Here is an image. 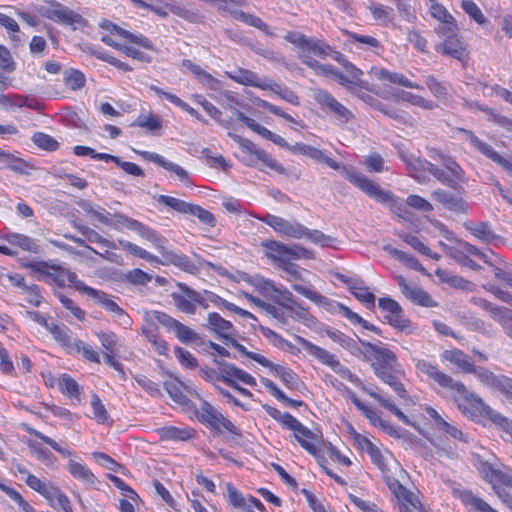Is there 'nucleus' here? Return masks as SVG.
I'll use <instances>...</instances> for the list:
<instances>
[{
	"instance_id": "39",
	"label": "nucleus",
	"mask_w": 512,
	"mask_h": 512,
	"mask_svg": "<svg viewBox=\"0 0 512 512\" xmlns=\"http://www.w3.org/2000/svg\"><path fill=\"white\" fill-rule=\"evenodd\" d=\"M149 89L151 91L155 92L156 95H158L159 97H165L169 102H171L175 106L179 107L180 109H182L183 111H185L186 113L191 115L192 117L196 118L198 121L202 122L203 124H207V120L205 118H203L194 108H192L188 103L183 101L178 96H176L172 93L166 92L163 89H161L155 85H150Z\"/></svg>"
},
{
	"instance_id": "63",
	"label": "nucleus",
	"mask_w": 512,
	"mask_h": 512,
	"mask_svg": "<svg viewBox=\"0 0 512 512\" xmlns=\"http://www.w3.org/2000/svg\"><path fill=\"white\" fill-rule=\"evenodd\" d=\"M250 285L253 286L261 294L269 298L271 297L273 292H277V286L274 284L273 281L259 275L254 276L253 280H251Z\"/></svg>"
},
{
	"instance_id": "15",
	"label": "nucleus",
	"mask_w": 512,
	"mask_h": 512,
	"mask_svg": "<svg viewBox=\"0 0 512 512\" xmlns=\"http://www.w3.org/2000/svg\"><path fill=\"white\" fill-rule=\"evenodd\" d=\"M360 344L364 347V353L367 355H371L373 358L372 361V369L374 373L377 372V369H392V366H399L397 361V356L390 349L372 344L368 341H363L358 338Z\"/></svg>"
},
{
	"instance_id": "50",
	"label": "nucleus",
	"mask_w": 512,
	"mask_h": 512,
	"mask_svg": "<svg viewBox=\"0 0 512 512\" xmlns=\"http://www.w3.org/2000/svg\"><path fill=\"white\" fill-rule=\"evenodd\" d=\"M58 387L61 393L67 397L79 399L81 387L69 374L63 373L58 381Z\"/></svg>"
},
{
	"instance_id": "58",
	"label": "nucleus",
	"mask_w": 512,
	"mask_h": 512,
	"mask_svg": "<svg viewBox=\"0 0 512 512\" xmlns=\"http://www.w3.org/2000/svg\"><path fill=\"white\" fill-rule=\"evenodd\" d=\"M64 84L71 90H79L85 86L86 78L85 75L76 69H70L65 72Z\"/></svg>"
},
{
	"instance_id": "4",
	"label": "nucleus",
	"mask_w": 512,
	"mask_h": 512,
	"mask_svg": "<svg viewBox=\"0 0 512 512\" xmlns=\"http://www.w3.org/2000/svg\"><path fill=\"white\" fill-rule=\"evenodd\" d=\"M284 39L298 48V58L303 64L318 73L333 78L337 69L330 64L320 63L310 55V53H312L324 59L333 52V48L330 45L318 38L307 37L306 35L295 31H288L285 34Z\"/></svg>"
},
{
	"instance_id": "57",
	"label": "nucleus",
	"mask_w": 512,
	"mask_h": 512,
	"mask_svg": "<svg viewBox=\"0 0 512 512\" xmlns=\"http://www.w3.org/2000/svg\"><path fill=\"white\" fill-rule=\"evenodd\" d=\"M307 156L319 163L326 164L331 169L340 170L341 173L342 168L347 167L346 165H340L337 161L327 156L322 150L313 146H310L308 149Z\"/></svg>"
},
{
	"instance_id": "19",
	"label": "nucleus",
	"mask_w": 512,
	"mask_h": 512,
	"mask_svg": "<svg viewBox=\"0 0 512 512\" xmlns=\"http://www.w3.org/2000/svg\"><path fill=\"white\" fill-rule=\"evenodd\" d=\"M384 480L390 491L397 498L401 512H413V510L420 507L421 504L416 496L406 489L396 478L385 475Z\"/></svg>"
},
{
	"instance_id": "47",
	"label": "nucleus",
	"mask_w": 512,
	"mask_h": 512,
	"mask_svg": "<svg viewBox=\"0 0 512 512\" xmlns=\"http://www.w3.org/2000/svg\"><path fill=\"white\" fill-rule=\"evenodd\" d=\"M373 19L382 26H388L394 19L393 9L380 3H371L368 6Z\"/></svg>"
},
{
	"instance_id": "1",
	"label": "nucleus",
	"mask_w": 512,
	"mask_h": 512,
	"mask_svg": "<svg viewBox=\"0 0 512 512\" xmlns=\"http://www.w3.org/2000/svg\"><path fill=\"white\" fill-rule=\"evenodd\" d=\"M418 368L439 386L454 392L453 400L464 416L472 420L485 418L500 426L512 424L506 417L486 404L480 396L470 392L462 382L455 381L451 376L440 371L436 365L422 361L418 363Z\"/></svg>"
},
{
	"instance_id": "20",
	"label": "nucleus",
	"mask_w": 512,
	"mask_h": 512,
	"mask_svg": "<svg viewBox=\"0 0 512 512\" xmlns=\"http://www.w3.org/2000/svg\"><path fill=\"white\" fill-rule=\"evenodd\" d=\"M177 287L178 290L171 293L175 307L183 313L195 314L198 291L180 282L177 283Z\"/></svg>"
},
{
	"instance_id": "27",
	"label": "nucleus",
	"mask_w": 512,
	"mask_h": 512,
	"mask_svg": "<svg viewBox=\"0 0 512 512\" xmlns=\"http://www.w3.org/2000/svg\"><path fill=\"white\" fill-rule=\"evenodd\" d=\"M498 322L504 332L512 339V310L506 307L497 306L491 302L484 301L482 306Z\"/></svg>"
},
{
	"instance_id": "31",
	"label": "nucleus",
	"mask_w": 512,
	"mask_h": 512,
	"mask_svg": "<svg viewBox=\"0 0 512 512\" xmlns=\"http://www.w3.org/2000/svg\"><path fill=\"white\" fill-rule=\"evenodd\" d=\"M436 52L463 61L466 56V50L461 39L456 35L444 39L442 43L435 46Z\"/></svg>"
},
{
	"instance_id": "14",
	"label": "nucleus",
	"mask_w": 512,
	"mask_h": 512,
	"mask_svg": "<svg viewBox=\"0 0 512 512\" xmlns=\"http://www.w3.org/2000/svg\"><path fill=\"white\" fill-rule=\"evenodd\" d=\"M314 99L323 111L332 114L339 123L346 124L353 118L352 112L326 90L317 89Z\"/></svg>"
},
{
	"instance_id": "16",
	"label": "nucleus",
	"mask_w": 512,
	"mask_h": 512,
	"mask_svg": "<svg viewBox=\"0 0 512 512\" xmlns=\"http://www.w3.org/2000/svg\"><path fill=\"white\" fill-rule=\"evenodd\" d=\"M335 278L345 284L351 294L361 302L366 308L373 309L375 307V295L369 291L365 282L359 277H349L342 273H335Z\"/></svg>"
},
{
	"instance_id": "61",
	"label": "nucleus",
	"mask_w": 512,
	"mask_h": 512,
	"mask_svg": "<svg viewBox=\"0 0 512 512\" xmlns=\"http://www.w3.org/2000/svg\"><path fill=\"white\" fill-rule=\"evenodd\" d=\"M0 489L5 492L9 498L17 503L18 507L24 512H35V509L23 498V496L14 488L0 482Z\"/></svg>"
},
{
	"instance_id": "60",
	"label": "nucleus",
	"mask_w": 512,
	"mask_h": 512,
	"mask_svg": "<svg viewBox=\"0 0 512 512\" xmlns=\"http://www.w3.org/2000/svg\"><path fill=\"white\" fill-rule=\"evenodd\" d=\"M91 407L93 411V418L99 424H106L110 420L109 413L107 412L104 404L97 394L91 396Z\"/></svg>"
},
{
	"instance_id": "64",
	"label": "nucleus",
	"mask_w": 512,
	"mask_h": 512,
	"mask_svg": "<svg viewBox=\"0 0 512 512\" xmlns=\"http://www.w3.org/2000/svg\"><path fill=\"white\" fill-rule=\"evenodd\" d=\"M219 414L221 413L210 403L203 402L200 408L199 419L201 422L211 427L219 420Z\"/></svg>"
},
{
	"instance_id": "23",
	"label": "nucleus",
	"mask_w": 512,
	"mask_h": 512,
	"mask_svg": "<svg viewBox=\"0 0 512 512\" xmlns=\"http://www.w3.org/2000/svg\"><path fill=\"white\" fill-rule=\"evenodd\" d=\"M398 285L401 288L402 293L408 297L414 304L423 307H435L437 303L433 300L428 292L417 286H409L406 280L402 277H398Z\"/></svg>"
},
{
	"instance_id": "36",
	"label": "nucleus",
	"mask_w": 512,
	"mask_h": 512,
	"mask_svg": "<svg viewBox=\"0 0 512 512\" xmlns=\"http://www.w3.org/2000/svg\"><path fill=\"white\" fill-rule=\"evenodd\" d=\"M432 196L451 211L462 213L467 211L468 204L461 197H457L450 192L437 189L433 191Z\"/></svg>"
},
{
	"instance_id": "49",
	"label": "nucleus",
	"mask_w": 512,
	"mask_h": 512,
	"mask_svg": "<svg viewBox=\"0 0 512 512\" xmlns=\"http://www.w3.org/2000/svg\"><path fill=\"white\" fill-rule=\"evenodd\" d=\"M264 387L269 391V393L274 396L278 401L285 402L290 407H301L304 405L302 400H295L287 397L285 393L278 388V386L268 378H262L261 380Z\"/></svg>"
},
{
	"instance_id": "18",
	"label": "nucleus",
	"mask_w": 512,
	"mask_h": 512,
	"mask_svg": "<svg viewBox=\"0 0 512 512\" xmlns=\"http://www.w3.org/2000/svg\"><path fill=\"white\" fill-rule=\"evenodd\" d=\"M219 371V379L226 384H232L240 381L243 384L255 387L257 385L256 379L248 372L238 368L235 364L229 363L224 360H214Z\"/></svg>"
},
{
	"instance_id": "35",
	"label": "nucleus",
	"mask_w": 512,
	"mask_h": 512,
	"mask_svg": "<svg viewBox=\"0 0 512 512\" xmlns=\"http://www.w3.org/2000/svg\"><path fill=\"white\" fill-rule=\"evenodd\" d=\"M269 368L276 377L280 378L282 383L291 390H300L304 386L299 376L290 368L284 367L272 362L271 366H265Z\"/></svg>"
},
{
	"instance_id": "13",
	"label": "nucleus",
	"mask_w": 512,
	"mask_h": 512,
	"mask_svg": "<svg viewBox=\"0 0 512 512\" xmlns=\"http://www.w3.org/2000/svg\"><path fill=\"white\" fill-rule=\"evenodd\" d=\"M42 16L64 26H70L74 30L86 25L82 15L56 1L43 11Z\"/></svg>"
},
{
	"instance_id": "12",
	"label": "nucleus",
	"mask_w": 512,
	"mask_h": 512,
	"mask_svg": "<svg viewBox=\"0 0 512 512\" xmlns=\"http://www.w3.org/2000/svg\"><path fill=\"white\" fill-rule=\"evenodd\" d=\"M378 307L385 312L384 319L395 329L412 333L414 328L411 321L404 316L400 304L390 297L378 299Z\"/></svg>"
},
{
	"instance_id": "59",
	"label": "nucleus",
	"mask_w": 512,
	"mask_h": 512,
	"mask_svg": "<svg viewBox=\"0 0 512 512\" xmlns=\"http://www.w3.org/2000/svg\"><path fill=\"white\" fill-rule=\"evenodd\" d=\"M226 344L233 346L234 348H236L239 351V353H241L242 355H244V356L254 360L255 362H257L260 365H262L263 367L264 366H271L272 365V361L268 360L267 358H265L261 354L248 351L247 348L244 345L240 344L239 342H237L233 338H229L226 341Z\"/></svg>"
},
{
	"instance_id": "29",
	"label": "nucleus",
	"mask_w": 512,
	"mask_h": 512,
	"mask_svg": "<svg viewBox=\"0 0 512 512\" xmlns=\"http://www.w3.org/2000/svg\"><path fill=\"white\" fill-rule=\"evenodd\" d=\"M398 373H400V365L392 366V369H377V372L374 373L383 383L389 385L394 392L402 399L408 398V393L398 378Z\"/></svg>"
},
{
	"instance_id": "45",
	"label": "nucleus",
	"mask_w": 512,
	"mask_h": 512,
	"mask_svg": "<svg viewBox=\"0 0 512 512\" xmlns=\"http://www.w3.org/2000/svg\"><path fill=\"white\" fill-rule=\"evenodd\" d=\"M326 335L333 342L338 343L341 347L348 350L351 354L358 355L361 353V349L359 348L357 341L344 334L343 332L334 328H330L326 330Z\"/></svg>"
},
{
	"instance_id": "32",
	"label": "nucleus",
	"mask_w": 512,
	"mask_h": 512,
	"mask_svg": "<svg viewBox=\"0 0 512 512\" xmlns=\"http://www.w3.org/2000/svg\"><path fill=\"white\" fill-rule=\"evenodd\" d=\"M474 465L486 481L490 483L498 481L506 486L512 484V478L509 475L500 470L494 469L490 463L480 457H477Z\"/></svg>"
},
{
	"instance_id": "7",
	"label": "nucleus",
	"mask_w": 512,
	"mask_h": 512,
	"mask_svg": "<svg viewBox=\"0 0 512 512\" xmlns=\"http://www.w3.org/2000/svg\"><path fill=\"white\" fill-rule=\"evenodd\" d=\"M429 156L435 161H440L445 170L432 163L428 172L442 184L454 190L459 189L460 183L465 182V172L456 160L438 150H432Z\"/></svg>"
},
{
	"instance_id": "42",
	"label": "nucleus",
	"mask_w": 512,
	"mask_h": 512,
	"mask_svg": "<svg viewBox=\"0 0 512 512\" xmlns=\"http://www.w3.org/2000/svg\"><path fill=\"white\" fill-rule=\"evenodd\" d=\"M132 126L143 128L154 135H160L163 128V119L152 112L140 114L132 123Z\"/></svg>"
},
{
	"instance_id": "38",
	"label": "nucleus",
	"mask_w": 512,
	"mask_h": 512,
	"mask_svg": "<svg viewBox=\"0 0 512 512\" xmlns=\"http://www.w3.org/2000/svg\"><path fill=\"white\" fill-rule=\"evenodd\" d=\"M46 330L52 334L55 341L65 348L68 353L72 352L77 339L72 337L71 330L66 325L51 322Z\"/></svg>"
},
{
	"instance_id": "30",
	"label": "nucleus",
	"mask_w": 512,
	"mask_h": 512,
	"mask_svg": "<svg viewBox=\"0 0 512 512\" xmlns=\"http://www.w3.org/2000/svg\"><path fill=\"white\" fill-rule=\"evenodd\" d=\"M167 240L163 237L162 247H155L159 253L165 258V260L183 271L193 273L197 270V266L184 254H178L174 251L166 249Z\"/></svg>"
},
{
	"instance_id": "26",
	"label": "nucleus",
	"mask_w": 512,
	"mask_h": 512,
	"mask_svg": "<svg viewBox=\"0 0 512 512\" xmlns=\"http://www.w3.org/2000/svg\"><path fill=\"white\" fill-rule=\"evenodd\" d=\"M226 75L233 81L245 86L256 87L262 90H266V87H269L267 85L268 78H261L255 72L248 69L237 68L234 71H227Z\"/></svg>"
},
{
	"instance_id": "41",
	"label": "nucleus",
	"mask_w": 512,
	"mask_h": 512,
	"mask_svg": "<svg viewBox=\"0 0 512 512\" xmlns=\"http://www.w3.org/2000/svg\"><path fill=\"white\" fill-rule=\"evenodd\" d=\"M237 8L238 7L227 8V11L231 13L237 20L259 29L267 36H274V33L270 30L269 26L260 17L238 11Z\"/></svg>"
},
{
	"instance_id": "46",
	"label": "nucleus",
	"mask_w": 512,
	"mask_h": 512,
	"mask_svg": "<svg viewBox=\"0 0 512 512\" xmlns=\"http://www.w3.org/2000/svg\"><path fill=\"white\" fill-rule=\"evenodd\" d=\"M27 168L28 165L23 159L0 150V169H10L17 173H25Z\"/></svg>"
},
{
	"instance_id": "34",
	"label": "nucleus",
	"mask_w": 512,
	"mask_h": 512,
	"mask_svg": "<svg viewBox=\"0 0 512 512\" xmlns=\"http://www.w3.org/2000/svg\"><path fill=\"white\" fill-rule=\"evenodd\" d=\"M464 228L469 231L475 238L486 244H491L493 241L500 239V236L495 234L491 225L488 222H472L467 221L463 224Z\"/></svg>"
},
{
	"instance_id": "62",
	"label": "nucleus",
	"mask_w": 512,
	"mask_h": 512,
	"mask_svg": "<svg viewBox=\"0 0 512 512\" xmlns=\"http://www.w3.org/2000/svg\"><path fill=\"white\" fill-rule=\"evenodd\" d=\"M33 143L46 151H56L59 148V143L57 140H55L52 136L37 132L32 136Z\"/></svg>"
},
{
	"instance_id": "9",
	"label": "nucleus",
	"mask_w": 512,
	"mask_h": 512,
	"mask_svg": "<svg viewBox=\"0 0 512 512\" xmlns=\"http://www.w3.org/2000/svg\"><path fill=\"white\" fill-rule=\"evenodd\" d=\"M112 224H108L116 230L126 228L128 230L136 232L141 238L149 241L154 247H162L163 236L156 230L148 227L142 222L133 219L123 213L117 212L112 214Z\"/></svg>"
},
{
	"instance_id": "28",
	"label": "nucleus",
	"mask_w": 512,
	"mask_h": 512,
	"mask_svg": "<svg viewBox=\"0 0 512 512\" xmlns=\"http://www.w3.org/2000/svg\"><path fill=\"white\" fill-rule=\"evenodd\" d=\"M25 483L32 490L38 492L41 496H43L53 508H56L55 499L61 492V490L57 486L53 485L49 481H43L38 477L31 476H29V478L25 480Z\"/></svg>"
},
{
	"instance_id": "25",
	"label": "nucleus",
	"mask_w": 512,
	"mask_h": 512,
	"mask_svg": "<svg viewBox=\"0 0 512 512\" xmlns=\"http://www.w3.org/2000/svg\"><path fill=\"white\" fill-rule=\"evenodd\" d=\"M50 268L53 269L54 272H44V276L50 278L59 287H64L66 281L71 283L79 292H82V288L87 287L83 281L78 279V276L75 272L57 265H51Z\"/></svg>"
},
{
	"instance_id": "33",
	"label": "nucleus",
	"mask_w": 512,
	"mask_h": 512,
	"mask_svg": "<svg viewBox=\"0 0 512 512\" xmlns=\"http://www.w3.org/2000/svg\"><path fill=\"white\" fill-rule=\"evenodd\" d=\"M261 245L264 248L266 257L277 263L279 268L289 262L287 244L276 240H265Z\"/></svg>"
},
{
	"instance_id": "56",
	"label": "nucleus",
	"mask_w": 512,
	"mask_h": 512,
	"mask_svg": "<svg viewBox=\"0 0 512 512\" xmlns=\"http://www.w3.org/2000/svg\"><path fill=\"white\" fill-rule=\"evenodd\" d=\"M266 90H271L277 94L281 99L293 104L299 105V97L288 87H282L280 84L268 79Z\"/></svg>"
},
{
	"instance_id": "5",
	"label": "nucleus",
	"mask_w": 512,
	"mask_h": 512,
	"mask_svg": "<svg viewBox=\"0 0 512 512\" xmlns=\"http://www.w3.org/2000/svg\"><path fill=\"white\" fill-rule=\"evenodd\" d=\"M257 219L271 227L277 233L286 237L294 239L306 238L310 242L321 247H331L335 242L333 237L324 234L320 230L309 229L299 222H290L276 215L267 213L263 216H258Z\"/></svg>"
},
{
	"instance_id": "37",
	"label": "nucleus",
	"mask_w": 512,
	"mask_h": 512,
	"mask_svg": "<svg viewBox=\"0 0 512 512\" xmlns=\"http://www.w3.org/2000/svg\"><path fill=\"white\" fill-rule=\"evenodd\" d=\"M375 77L382 82H389L392 84L400 85L406 88L423 90V86L418 85L412 81H410L405 75L397 72H392L387 69L381 68L377 69L375 72Z\"/></svg>"
},
{
	"instance_id": "43",
	"label": "nucleus",
	"mask_w": 512,
	"mask_h": 512,
	"mask_svg": "<svg viewBox=\"0 0 512 512\" xmlns=\"http://www.w3.org/2000/svg\"><path fill=\"white\" fill-rule=\"evenodd\" d=\"M5 240L14 246L20 247L24 251H28L34 254L40 252V246L37 241L27 235L10 232L5 235Z\"/></svg>"
},
{
	"instance_id": "21",
	"label": "nucleus",
	"mask_w": 512,
	"mask_h": 512,
	"mask_svg": "<svg viewBox=\"0 0 512 512\" xmlns=\"http://www.w3.org/2000/svg\"><path fill=\"white\" fill-rule=\"evenodd\" d=\"M132 150H133V152H135L136 154L141 156L143 159H145L149 162H152V163L164 168L165 170L171 172L185 185H189V183H190L189 182V174L180 165L165 159L162 155L155 153V152L137 150L134 148Z\"/></svg>"
},
{
	"instance_id": "24",
	"label": "nucleus",
	"mask_w": 512,
	"mask_h": 512,
	"mask_svg": "<svg viewBox=\"0 0 512 512\" xmlns=\"http://www.w3.org/2000/svg\"><path fill=\"white\" fill-rule=\"evenodd\" d=\"M181 67L189 71L204 88L215 91L219 89V80L190 59H183Z\"/></svg>"
},
{
	"instance_id": "22",
	"label": "nucleus",
	"mask_w": 512,
	"mask_h": 512,
	"mask_svg": "<svg viewBox=\"0 0 512 512\" xmlns=\"http://www.w3.org/2000/svg\"><path fill=\"white\" fill-rule=\"evenodd\" d=\"M456 131L462 133L470 144L482 155L498 164L501 168H509L506 157L501 156L492 146L478 138L471 130L456 128Z\"/></svg>"
},
{
	"instance_id": "8",
	"label": "nucleus",
	"mask_w": 512,
	"mask_h": 512,
	"mask_svg": "<svg viewBox=\"0 0 512 512\" xmlns=\"http://www.w3.org/2000/svg\"><path fill=\"white\" fill-rule=\"evenodd\" d=\"M292 289L318 305L327 308H336L337 311L341 313L346 319H348L352 324L361 325L366 330L372 331L378 335L381 334L379 327L369 323L344 304L332 301L329 298L317 293L316 291H313L312 289L300 284H293Z\"/></svg>"
},
{
	"instance_id": "40",
	"label": "nucleus",
	"mask_w": 512,
	"mask_h": 512,
	"mask_svg": "<svg viewBox=\"0 0 512 512\" xmlns=\"http://www.w3.org/2000/svg\"><path fill=\"white\" fill-rule=\"evenodd\" d=\"M67 470L73 478L83 482L87 486H94L97 482L96 476L81 462L70 459L67 464Z\"/></svg>"
},
{
	"instance_id": "11",
	"label": "nucleus",
	"mask_w": 512,
	"mask_h": 512,
	"mask_svg": "<svg viewBox=\"0 0 512 512\" xmlns=\"http://www.w3.org/2000/svg\"><path fill=\"white\" fill-rule=\"evenodd\" d=\"M157 201L160 204L168 206L177 212L196 216L204 224L210 226L215 225L216 220L214 215L199 205L190 204L181 199L167 195H159L157 197Z\"/></svg>"
},
{
	"instance_id": "17",
	"label": "nucleus",
	"mask_w": 512,
	"mask_h": 512,
	"mask_svg": "<svg viewBox=\"0 0 512 512\" xmlns=\"http://www.w3.org/2000/svg\"><path fill=\"white\" fill-rule=\"evenodd\" d=\"M293 427L288 430L293 432V437L300 446L314 457H318L320 452L319 445L321 443V435L313 432L303 425L298 419L293 423Z\"/></svg>"
},
{
	"instance_id": "44",
	"label": "nucleus",
	"mask_w": 512,
	"mask_h": 512,
	"mask_svg": "<svg viewBox=\"0 0 512 512\" xmlns=\"http://www.w3.org/2000/svg\"><path fill=\"white\" fill-rule=\"evenodd\" d=\"M208 328L224 338L226 341L233 331V325L230 321L222 318L218 313L212 312L208 314Z\"/></svg>"
},
{
	"instance_id": "51",
	"label": "nucleus",
	"mask_w": 512,
	"mask_h": 512,
	"mask_svg": "<svg viewBox=\"0 0 512 512\" xmlns=\"http://www.w3.org/2000/svg\"><path fill=\"white\" fill-rule=\"evenodd\" d=\"M399 237L411 246L414 250L434 260H439V254L433 252L427 245H425L417 236L407 233H402Z\"/></svg>"
},
{
	"instance_id": "54",
	"label": "nucleus",
	"mask_w": 512,
	"mask_h": 512,
	"mask_svg": "<svg viewBox=\"0 0 512 512\" xmlns=\"http://www.w3.org/2000/svg\"><path fill=\"white\" fill-rule=\"evenodd\" d=\"M263 408L267 412V414L274 420H276L278 423H280L284 429L288 430L290 427L294 426L293 423L295 424V420L297 418H295L289 412H281L279 409L269 405H264Z\"/></svg>"
},
{
	"instance_id": "2",
	"label": "nucleus",
	"mask_w": 512,
	"mask_h": 512,
	"mask_svg": "<svg viewBox=\"0 0 512 512\" xmlns=\"http://www.w3.org/2000/svg\"><path fill=\"white\" fill-rule=\"evenodd\" d=\"M300 342L309 355L315 357L320 363L329 366L340 377L359 387L363 392L376 400L383 408L393 413L403 423L407 425L411 424L409 418L393 403V401L382 396L373 388L365 385L362 380L357 375L353 374L348 367L344 366L334 354L306 339L302 338Z\"/></svg>"
},
{
	"instance_id": "53",
	"label": "nucleus",
	"mask_w": 512,
	"mask_h": 512,
	"mask_svg": "<svg viewBox=\"0 0 512 512\" xmlns=\"http://www.w3.org/2000/svg\"><path fill=\"white\" fill-rule=\"evenodd\" d=\"M193 433L194 431L190 428L168 426L161 429L160 436L163 440L186 441L193 436Z\"/></svg>"
},
{
	"instance_id": "3",
	"label": "nucleus",
	"mask_w": 512,
	"mask_h": 512,
	"mask_svg": "<svg viewBox=\"0 0 512 512\" xmlns=\"http://www.w3.org/2000/svg\"><path fill=\"white\" fill-rule=\"evenodd\" d=\"M443 358L458 366L464 373L474 374L482 385L492 391L499 392L506 398L512 399V378L503 374H495L485 367L474 365L470 357L458 349L446 350L443 353Z\"/></svg>"
},
{
	"instance_id": "55",
	"label": "nucleus",
	"mask_w": 512,
	"mask_h": 512,
	"mask_svg": "<svg viewBox=\"0 0 512 512\" xmlns=\"http://www.w3.org/2000/svg\"><path fill=\"white\" fill-rule=\"evenodd\" d=\"M270 298L288 310L298 306L293 294L285 287H277V292H273Z\"/></svg>"
},
{
	"instance_id": "48",
	"label": "nucleus",
	"mask_w": 512,
	"mask_h": 512,
	"mask_svg": "<svg viewBox=\"0 0 512 512\" xmlns=\"http://www.w3.org/2000/svg\"><path fill=\"white\" fill-rule=\"evenodd\" d=\"M164 388L175 403L180 405H186L188 403L189 399L182 392V388L187 389L188 387L179 379L175 378L171 381H166Z\"/></svg>"
},
{
	"instance_id": "10",
	"label": "nucleus",
	"mask_w": 512,
	"mask_h": 512,
	"mask_svg": "<svg viewBox=\"0 0 512 512\" xmlns=\"http://www.w3.org/2000/svg\"><path fill=\"white\" fill-rule=\"evenodd\" d=\"M82 293L92 297L95 302L105 309L107 312L111 313L114 320L122 327L129 328L132 324L131 317L125 312L123 308H121L109 294L103 292L101 290H97L93 287L87 285V287L82 288Z\"/></svg>"
},
{
	"instance_id": "52",
	"label": "nucleus",
	"mask_w": 512,
	"mask_h": 512,
	"mask_svg": "<svg viewBox=\"0 0 512 512\" xmlns=\"http://www.w3.org/2000/svg\"><path fill=\"white\" fill-rule=\"evenodd\" d=\"M384 250L387 251L395 259L404 263L408 268H411L415 271L424 272V267L414 256L409 255L406 252L398 250L391 246H385Z\"/></svg>"
},
{
	"instance_id": "6",
	"label": "nucleus",
	"mask_w": 512,
	"mask_h": 512,
	"mask_svg": "<svg viewBox=\"0 0 512 512\" xmlns=\"http://www.w3.org/2000/svg\"><path fill=\"white\" fill-rule=\"evenodd\" d=\"M342 176L375 201L389 204L393 212L404 211L405 204L402 200L394 197L390 191L381 189L376 182L357 172L353 167L342 168Z\"/></svg>"
}]
</instances>
